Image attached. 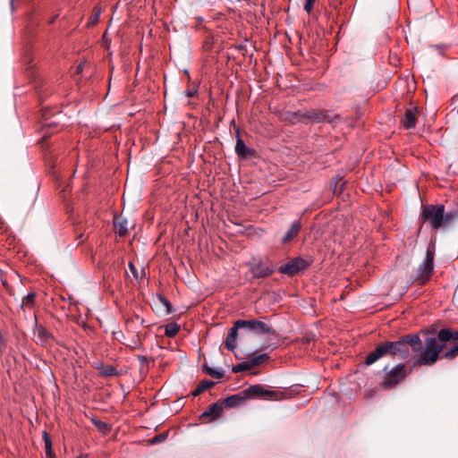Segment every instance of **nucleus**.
I'll return each mask as SVG.
<instances>
[{
	"mask_svg": "<svg viewBox=\"0 0 458 458\" xmlns=\"http://www.w3.org/2000/svg\"><path fill=\"white\" fill-rule=\"evenodd\" d=\"M114 337L117 339V336H118V335H121V336H122V335H123V333H122L121 331L114 332Z\"/></svg>",
	"mask_w": 458,
	"mask_h": 458,
	"instance_id": "40",
	"label": "nucleus"
},
{
	"mask_svg": "<svg viewBox=\"0 0 458 458\" xmlns=\"http://www.w3.org/2000/svg\"><path fill=\"white\" fill-rule=\"evenodd\" d=\"M406 377V370L404 364H399L393 368L390 371L386 372L381 386L384 388H391L396 386L403 381Z\"/></svg>",
	"mask_w": 458,
	"mask_h": 458,
	"instance_id": "7",
	"label": "nucleus"
},
{
	"mask_svg": "<svg viewBox=\"0 0 458 458\" xmlns=\"http://www.w3.org/2000/svg\"><path fill=\"white\" fill-rule=\"evenodd\" d=\"M102 377H112L119 375L117 369L113 365H101L97 367Z\"/></svg>",
	"mask_w": 458,
	"mask_h": 458,
	"instance_id": "20",
	"label": "nucleus"
},
{
	"mask_svg": "<svg viewBox=\"0 0 458 458\" xmlns=\"http://www.w3.org/2000/svg\"><path fill=\"white\" fill-rule=\"evenodd\" d=\"M301 229V223L300 220H295L292 223L290 228L285 233V235L284 236L283 240H281V242L283 244L288 243L292 242L294 238L298 236L300 233V231Z\"/></svg>",
	"mask_w": 458,
	"mask_h": 458,
	"instance_id": "17",
	"label": "nucleus"
},
{
	"mask_svg": "<svg viewBox=\"0 0 458 458\" xmlns=\"http://www.w3.org/2000/svg\"><path fill=\"white\" fill-rule=\"evenodd\" d=\"M36 343L39 344L45 348H50L54 344H59L54 335L49 333L43 326L36 321L35 327Z\"/></svg>",
	"mask_w": 458,
	"mask_h": 458,
	"instance_id": "10",
	"label": "nucleus"
},
{
	"mask_svg": "<svg viewBox=\"0 0 458 458\" xmlns=\"http://www.w3.org/2000/svg\"><path fill=\"white\" fill-rule=\"evenodd\" d=\"M91 421L95 425V427L103 434H107L110 432L111 427L106 422L99 420L95 418L91 419Z\"/></svg>",
	"mask_w": 458,
	"mask_h": 458,
	"instance_id": "25",
	"label": "nucleus"
},
{
	"mask_svg": "<svg viewBox=\"0 0 458 458\" xmlns=\"http://www.w3.org/2000/svg\"><path fill=\"white\" fill-rule=\"evenodd\" d=\"M36 293H30L29 294L22 298L21 308L33 309L36 306Z\"/></svg>",
	"mask_w": 458,
	"mask_h": 458,
	"instance_id": "21",
	"label": "nucleus"
},
{
	"mask_svg": "<svg viewBox=\"0 0 458 458\" xmlns=\"http://www.w3.org/2000/svg\"><path fill=\"white\" fill-rule=\"evenodd\" d=\"M138 359H139V360H140V362H142V363H146V362H148V358H147V357H145V356H138Z\"/></svg>",
	"mask_w": 458,
	"mask_h": 458,
	"instance_id": "39",
	"label": "nucleus"
},
{
	"mask_svg": "<svg viewBox=\"0 0 458 458\" xmlns=\"http://www.w3.org/2000/svg\"><path fill=\"white\" fill-rule=\"evenodd\" d=\"M441 357L442 359H455L458 357V344L454 343V344L445 351Z\"/></svg>",
	"mask_w": 458,
	"mask_h": 458,
	"instance_id": "26",
	"label": "nucleus"
},
{
	"mask_svg": "<svg viewBox=\"0 0 458 458\" xmlns=\"http://www.w3.org/2000/svg\"><path fill=\"white\" fill-rule=\"evenodd\" d=\"M86 65H87V62H86L85 60L81 61V62L77 64L76 72H77V73L81 72L84 70V66H86Z\"/></svg>",
	"mask_w": 458,
	"mask_h": 458,
	"instance_id": "36",
	"label": "nucleus"
},
{
	"mask_svg": "<svg viewBox=\"0 0 458 458\" xmlns=\"http://www.w3.org/2000/svg\"><path fill=\"white\" fill-rule=\"evenodd\" d=\"M10 4H11V6H12V9H13V0H10Z\"/></svg>",
	"mask_w": 458,
	"mask_h": 458,
	"instance_id": "45",
	"label": "nucleus"
},
{
	"mask_svg": "<svg viewBox=\"0 0 458 458\" xmlns=\"http://www.w3.org/2000/svg\"><path fill=\"white\" fill-rule=\"evenodd\" d=\"M114 225L116 231V233L120 237H124L127 233V219L121 216H114Z\"/></svg>",
	"mask_w": 458,
	"mask_h": 458,
	"instance_id": "19",
	"label": "nucleus"
},
{
	"mask_svg": "<svg viewBox=\"0 0 458 458\" xmlns=\"http://www.w3.org/2000/svg\"><path fill=\"white\" fill-rule=\"evenodd\" d=\"M290 122L292 123H308L309 122L320 123L325 122L331 123L328 113L323 109H309L308 111H298L290 114Z\"/></svg>",
	"mask_w": 458,
	"mask_h": 458,
	"instance_id": "5",
	"label": "nucleus"
},
{
	"mask_svg": "<svg viewBox=\"0 0 458 458\" xmlns=\"http://www.w3.org/2000/svg\"><path fill=\"white\" fill-rule=\"evenodd\" d=\"M269 359V356L267 353H261V354H259L258 356H254L253 358H250L249 360L250 361V365L252 368L254 367H257L266 361H267Z\"/></svg>",
	"mask_w": 458,
	"mask_h": 458,
	"instance_id": "22",
	"label": "nucleus"
},
{
	"mask_svg": "<svg viewBox=\"0 0 458 458\" xmlns=\"http://www.w3.org/2000/svg\"><path fill=\"white\" fill-rule=\"evenodd\" d=\"M417 107H409L405 109L404 116L403 117L401 123L405 130H410L415 127Z\"/></svg>",
	"mask_w": 458,
	"mask_h": 458,
	"instance_id": "15",
	"label": "nucleus"
},
{
	"mask_svg": "<svg viewBox=\"0 0 458 458\" xmlns=\"http://www.w3.org/2000/svg\"><path fill=\"white\" fill-rule=\"evenodd\" d=\"M6 345H7L6 339L3 335V334L0 330V354H2L4 352Z\"/></svg>",
	"mask_w": 458,
	"mask_h": 458,
	"instance_id": "32",
	"label": "nucleus"
},
{
	"mask_svg": "<svg viewBox=\"0 0 458 458\" xmlns=\"http://www.w3.org/2000/svg\"><path fill=\"white\" fill-rule=\"evenodd\" d=\"M165 438V435L159 434V435L155 436L153 438H151L150 443L152 445H156V443H160L161 441H164Z\"/></svg>",
	"mask_w": 458,
	"mask_h": 458,
	"instance_id": "34",
	"label": "nucleus"
},
{
	"mask_svg": "<svg viewBox=\"0 0 458 458\" xmlns=\"http://www.w3.org/2000/svg\"><path fill=\"white\" fill-rule=\"evenodd\" d=\"M198 94V88H189L186 91H185V95L187 97H194Z\"/></svg>",
	"mask_w": 458,
	"mask_h": 458,
	"instance_id": "35",
	"label": "nucleus"
},
{
	"mask_svg": "<svg viewBox=\"0 0 458 458\" xmlns=\"http://www.w3.org/2000/svg\"><path fill=\"white\" fill-rule=\"evenodd\" d=\"M388 354L389 352L386 346V341L382 342L379 344H377L373 351L369 352L368 355L365 357V365L370 366L373 363L379 360L380 359H382V357H388Z\"/></svg>",
	"mask_w": 458,
	"mask_h": 458,
	"instance_id": "11",
	"label": "nucleus"
},
{
	"mask_svg": "<svg viewBox=\"0 0 458 458\" xmlns=\"http://www.w3.org/2000/svg\"><path fill=\"white\" fill-rule=\"evenodd\" d=\"M77 458H88V454H81Z\"/></svg>",
	"mask_w": 458,
	"mask_h": 458,
	"instance_id": "42",
	"label": "nucleus"
},
{
	"mask_svg": "<svg viewBox=\"0 0 458 458\" xmlns=\"http://www.w3.org/2000/svg\"><path fill=\"white\" fill-rule=\"evenodd\" d=\"M310 341V339L309 337H305V338L303 339V342H304V343H309Z\"/></svg>",
	"mask_w": 458,
	"mask_h": 458,
	"instance_id": "43",
	"label": "nucleus"
},
{
	"mask_svg": "<svg viewBox=\"0 0 458 458\" xmlns=\"http://www.w3.org/2000/svg\"><path fill=\"white\" fill-rule=\"evenodd\" d=\"M276 270V267L270 260L262 261L259 260L257 262H253L250 265V271L252 276L254 278H266V276H270L273 275Z\"/></svg>",
	"mask_w": 458,
	"mask_h": 458,
	"instance_id": "9",
	"label": "nucleus"
},
{
	"mask_svg": "<svg viewBox=\"0 0 458 458\" xmlns=\"http://www.w3.org/2000/svg\"><path fill=\"white\" fill-rule=\"evenodd\" d=\"M223 411V404L221 402H217L210 405L207 411H203L200 415V419L204 422L214 421L222 415Z\"/></svg>",
	"mask_w": 458,
	"mask_h": 458,
	"instance_id": "12",
	"label": "nucleus"
},
{
	"mask_svg": "<svg viewBox=\"0 0 458 458\" xmlns=\"http://www.w3.org/2000/svg\"><path fill=\"white\" fill-rule=\"evenodd\" d=\"M43 438H44V442H45V448H46L47 454H51L52 453V442L50 440L48 434L46 431L43 432Z\"/></svg>",
	"mask_w": 458,
	"mask_h": 458,
	"instance_id": "29",
	"label": "nucleus"
},
{
	"mask_svg": "<svg viewBox=\"0 0 458 458\" xmlns=\"http://www.w3.org/2000/svg\"><path fill=\"white\" fill-rule=\"evenodd\" d=\"M215 383L210 381V380H202L200 382H199L198 384V386L196 387V389L192 392V394L194 396H197L199 395L200 393H203V391H205L206 389H208L209 387H211L212 386H214Z\"/></svg>",
	"mask_w": 458,
	"mask_h": 458,
	"instance_id": "23",
	"label": "nucleus"
},
{
	"mask_svg": "<svg viewBox=\"0 0 458 458\" xmlns=\"http://www.w3.org/2000/svg\"><path fill=\"white\" fill-rule=\"evenodd\" d=\"M458 344V332L448 328L439 330L437 336H428L424 341L423 350L416 358L413 366H433L440 359V354L447 342Z\"/></svg>",
	"mask_w": 458,
	"mask_h": 458,
	"instance_id": "1",
	"label": "nucleus"
},
{
	"mask_svg": "<svg viewBox=\"0 0 458 458\" xmlns=\"http://www.w3.org/2000/svg\"><path fill=\"white\" fill-rule=\"evenodd\" d=\"M88 236H89V233H87V235H85L84 233H80L79 235H77V240L79 241V244L83 242L84 241H86Z\"/></svg>",
	"mask_w": 458,
	"mask_h": 458,
	"instance_id": "37",
	"label": "nucleus"
},
{
	"mask_svg": "<svg viewBox=\"0 0 458 458\" xmlns=\"http://www.w3.org/2000/svg\"><path fill=\"white\" fill-rule=\"evenodd\" d=\"M235 153L242 159H250L255 158L257 157L256 150L254 148H249V147L246 146L239 133L237 136L235 145Z\"/></svg>",
	"mask_w": 458,
	"mask_h": 458,
	"instance_id": "13",
	"label": "nucleus"
},
{
	"mask_svg": "<svg viewBox=\"0 0 458 458\" xmlns=\"http://www.w3.org/2000/svg\"><path fill=\"white\" fill-rule=\"evenodd\" d=\"M239 329H241V327H238L237 321H235L233 327L229 330V333L226 336L225 345V348L231 352H233L236 349Z\"/></svg>",
	"mask_w": 458,
	"mask_h": 458,
	"instance_id": "16",
	"label": "nucleus"
},
{
	"mask_svg": "<svg viewBox=\"0 0 458 458\" xmlns=\"http://www.w3.org/2000/svg\"><path fill=\"white\" fill-rule=\"evenodd\" d=\"M98 21V13H97L96 15L90 17V23L91 24H96Z\"/></svg>",
	"mask_w": 458,
	"mask_h": 458,
	"instance_id": "38",
	"label": "nucleus"
},
{
	"mask_svg": "<svg viewBox=\"0 0 458 458\" xmlns=\"http://www.w3.org/2000/svg\"><path fill=\"white\" fill-rule=\"evenodd\" d=\"M244 400H245V397L242 391L238 394H232L228 397H226L221 403L223 404V408L224 407L234 408V407L241 405Z\"/></svg>",
	"mask_w": 458,
	"mask_h": 458,
	"instance_id": "18",
	"label": "nucleus"
},
{
	"mask_svg": "<svg viewBox=\"0 0 458 458\" xmlns=\"http://www.w3.org/2000/svg\"><path fill=\"white\" fill-rule=\"evenodd\" d=\"M239 49H240V50H243V49H245V46H243V45H240V46H239Z\"/></svg>",
	"mask_w": 458,
	"mask_h": 458,
	"instance_id": "44",
	"label": "nucleus"
},
{
	"mask_svg": "<svg viewBox=\"0 0 458 458\" xmlns=\"http://www.w3.org/2000/svg\"><path fill=\"white\" fill-rule=\"evenodd\" d=\"M313 263V258L308 257L304 259L302 257H296L290 259L279 267L281 275H286L287 276H294L299 272L304 271Z\"/></svg>",
	"mask_w": 458,
	"mask_h": 458,
	"instance_id": "6",
	"label": "nucleus"
},
{
	"mask_svg": "<svg viewBox=\"0 0 458 458\" xmlns=\"http://www.w3.org/2000/svg\"><path fill=\"white\" fill-rule=\"evenodd\" d=\"M135 320L140 321L141 324L144 322V320L140 317H135Z\"/></svg>",
	"mask_w": 458,
	"mask_h": 458,
	"instance_id": "41",
	"label": "nucleus"
},
{
	"mask_svg": "<svg viewBox=\"0 0 458 458\" xmlns=\"http://www.w3.org/2000/svg\"><path fill=\"white\" fill-rule=\"evenodd\" d=\"M204 369L206 371V373L208 375H209L210 377L216 378V379H220L224 377V370L222 369H211V368H208L207 366H204Z\"/></svg>",
	"mask_w": 458,
	"mask_h": 458,
	"instance_id": "27",
	"label": "nucleus"
},
{
	"mask_svg": "<svg viewBox=\"0 0 458 458\" xmlns=\"http://www.w3.org/2000/svg\"><path fill=\"white\" fill-rule=\"evenodd\" d=\"M434 248L428 247L424 260L419 265L416 270L413 282L419 285H425L429 282L434 271Z\"/></svg>",
	"mask_w": 458,
	"mask_h": 458,
	"instance_id": "4",
	"label": "nucleus"
},
{
	"mask_svg": "<svg viewBox=\"0 0 458 458\" xmlns=\"http://www.w3.org/2000/svg\"><path fill=\"white\" fill-rule=\"evenodd\" d=\"M315 2L316 0H305L304 9L308 13L312 11Z\"/></svg>",
	"mask_w": 458,
	"mask_h": 458,
	"instance_id": "33",
	"label": "nucleus"
},
{
	"mask_svg": "<svg viewBox=\"0 0 458 458\" xmlns=\"http://www.w3.org/2000/svg\"><path fill=\"white\" fill-rule=\"evenodd\" d=\"M128 267H129V269L131 272V275L133 276L134 279L139 280L138 269L135 267V265L133 264V262H131V261L129 262Z\"/></svg>",
	"mask_w": 458,
	"mask_h": 458,
	"instance_id": "31",
	"label": "nucleus"
},
{
	"mask_svg": "<svg viewBox=\"0 0 458 458\" xmlns=\"http://www.w3.org/2000/svg\"><path fill=\"white\" fill-rule=\"evenodd\" d=\"M180 326L176 323H169L165 326V335L167 337H174L175 336L178 332L180 331Z\"/></svg>",
	"mask_w": 458,
	"mask_h": 458,
	"instance_id": "24",
	"label": "nucleus"
},
{
	"mask_svg": "<svg viewBox=\"0 0 458 458\" xmlns=\"http://www.w3.org/2000/svg\"><path fill=\"white\" fill-rule=\"evenodd\" d=\"M159 301L165 307L167 313L172 312V310H173L172 304L165 297L159 295Z\"/></svg>",
	"mask_w": 458,
	"mask_h": 458,
	"instance_id": "30",
	"label": "nucleus"
},
{
	"mask_svg": "<svg viewBox=\"0 0 458 458\" xmlns=\"http://www.w3.org/2000/svg\"><path fill=\"white\" fill-rule=\"evenodd\" d=\"M386 343L389 352L388 355L390 357L399 355L402 359L408 357L409 346L414 352H417V356H419L424 347V344H422L420 336L413 334L404 335L398 341H386Z\"/></svg>",
	"mask_w": 458,
	"mask_h": 458,
	"instance_id": "3",
	"label": "nucleus"
},
{
	"mask_svg": "<svg viewBox=\"0 0 458 458\" xmlns=\"http://www.w3.org/2000/svg\"><path fill=\"white\" fill-rule=\"evenodd\" d=\"M420 219L423 224H428L433 229L449 226L458 219V210L445 211L442 204L422 206Z\"/></svg>",
	"mask_w": 458,
	"mask_h": 458,
	"instance_id": "2",
	"label": "nucleus"
},
{
	"mask_svg": "<svg viewBox=\"0 0 458 458\" xmlns=\"http://www.w3.org/2000/svg\"><path fill=\"white\" fill-rule=\"evenodd\" d=\"M237 326L240 327V329H247L253 333H258L261 335H276V330L267 325L266 323L259 320H237Z\"/></svg>",
	"mask_w": 458,
	"mask_h": 458,
	"instance_id": "8",
	"label": "nucleus"
},
{
	"mask_svg": "<svg viewBox=\"0 0 458 458\" xmlns=\"http://www.w3.org/2000/svg\"><path fill=\"white\" fill-rule=\"evenodd\" d=\"M243 395L246 398L259 397L262 395L273 396L276 394V392L265 390L259 385H253L242 390Z\"/></svg>",
	"mask_w": 458,
	"mask_h": 458,
	"instance_id": "14",
	"label": "nucleus"
},
{
	"mask_svg": "<svg viewBox=\"0 0 458 458\" xmlns=\"http://www.w3.org/2000/svg\"><path fill=\"white\" fill-rule=\"evenodd\" d=\"M250 369H251V367L250 365V361L247 360V361H244V362H242L240 364L233 366L232 370L233 373H241L242 371H247Z\"/></svg>",
	"mask_w": 458,
	"mask_h": 458,
	"instance_id": "28",
	"label": "nucleus"
}]
</instances>
